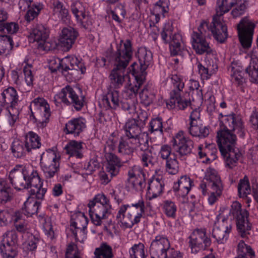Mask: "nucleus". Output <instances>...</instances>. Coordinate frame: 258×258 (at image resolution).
I'll return each mask as SVG.
<instances>
[{
	"mask_svg": "<svg viewBox=\"0 0 258 258\" xmlns=\"http://www.w3.org/2000/svg\"><path fill=\"white\" fill-rule=\"evenodd\" d=\"M9 177L15 188H30L29 192L32 199H43L46 189L42 187L43 182L36 170L18 164L10 171Z\"/></svg>",
	"mask_w": 258,
	"mask_h": 258,
	"instance_id": "obj_1",
	"label": "nucleus"
},
{
	"mask_svg": "<svg viewBox=\"0 0 258 258\" xmlns=\"http://www.w3.org/2000/svg\"><path fill=\"white\" fill-rule=\"evenodd\" d=\"M133 54V47L130 39L121 40L116 46V50L112 55L114 68L109 75L111 84L117 88H120L128 76L125 74V70L132 60Z\"/></svg>",
	"mask_w": 258,
	"mask_h": 258,
	"instance_id": "obj_2",
	"label": "nucleus"
},
{
	"mask_svg": "<svg viewBox=\"0 0 258 258\" xmlns=\"http://www.w3.org/2000/svg\"><path fill=\"white\" fill-rule=\"evenodd\" d=\"M217 138L219 150L226 165L232 168L242 156L241 151L236 147V133L223 128L217 132Z\"/></svg>",
	"mask_w": 258,
	"mask_h": 258,
	"instance_id": "obj_3",
	"label": "nucleus"
},
{
	"mask_svg": "<svg viewBox=\"0 0 258 258\" xmlns=\"http://www.w3.org/2000/svg\"><path fill=\"white\" fill-rule=\"evenodd\" d=\"M200 187L203 195L207 194V190L209 191L210 194L208 201L210 205H213L217 201L223 188L220 177L216 171L211 168L207 170Z\"/></svg>",
	"mask_w": 258,
	"mask_h": 258,
	"instance_id": "obj_4",
	"label": "nucleus"
},
{
	"mask_svg": "<svg viewBox=\"0 0 258 258\" xmlns=\"http://www.w3.org/2000/svg\"><path fill=\"white\" fill-rule=\"evenodd\" d=\"M151 258H182L179 251L170 248L168 238L163 235H157L152 241L150 247Z\"/></svg>",
	"mask_w": 258,
	"mask_h": 258,
	"instance_id": "obj_5",
	"label": "nucleus"
},
{
	"mask_svg": "<svg viewBox=\"0 0 258 258\" xmlns=\"http://www.w3.org/2000/svg\"><path fill=\"white\" fill-rule=\"evenodd\" d=\"M171 79L173 89L170 92L169 100L166 102L167 107L170 109L176 108L183 110L190 105V102L187 99H183L180 96V92L184 87L183 78L180 75L174 74L172 75Z\"/></svg>",
	"mask_w": 258,
	"mask_h": 258,
	"instance_id": "obj_6",
	"label": "nucleus"
},
{
	"mask_svg": "<svg viewBox=\"0 0 258 258\" xmlns=\"http://www.w3.org/2000/svg\"><path fill=\"white\" fill-rule=\"evenodd\" d=\"M20 102L19 97L16 89L9 87L5 89L0 96V102L2 105L6 106L9 112V121L11 125L16 122L18 115L16 107Z\"/></svg>",
	"mask_w": 258,
	"mask_h": 258,
	"instance_id": "obj_7",
	"label": "nucleus"
},
{
	"mask_svg": "<svg viewBox=\"0 0 258 258\" xmlns=\"http://www.w3.org/2000/svg\"><path fill=\"white\" fill-rule=\"evenodd\" d=\"M32 116L39 128L45 127L50 116L49 105L43 98H35L29 106Z\"/></svg>",
	"mask_w": 258,
	"mask_h": 258,
	"instance_id": "obj_8",
	"label": "nucleus"
},
{
	"mask_svg": "<svg viewBox=\"0 0 258 258\" xmlns=\"http://www.w3.org/2000/svg\"><path fill=\"white\" fill-rule=\"evenodd\" d=\"M140 63L134 62L131 66L130 72L132 75L140 76L141 80L145 79L146 70L151 65L153 61V55L151 51L146 47H141L138 49L136 54Z\"/></svg>",
	"mask_w": 258,
	"mask_h": 258,
	"instance_id": "obj_9",
	"label": "nucleus"
},
{
	"mask_svg": "<svg viewBox=\"0 0 258 258\" xmlns=\"http://www.w3.org/2000/svg\"><path fill=\"white\" fill-rule=\"evenodd\" d=\"M59 157L55 153H43L40 158V164L47 182L57 176L59 171Z\"/></svg>",
	"mask_w": 258,
	"mask_h": 258,
	"instance_id": "obj_10",
	"label": "nucleus"
},
{
	"mask_svg": "<svg viewBox=\"0 0 258 258\" xmlns=\"http://www.w3.org/2000/svg\"><path fill=\"white\" fill-rule=\"evenodd\" d=\"M136 81L134 85L131 84L128 89L122 94L123 98L120 101L121 108L129 114L135 113L136 107L134 105V100L138 92V90L143 84L145 79L141 80L140 76L133 75Z\"/></svg>",
	"mask_w": 258,
	"mask_h": 258,
	"instance_id": "obj_11",
	"label": "nucleus"
},
{
	"mask_svg": "<svg viewBox=\"0 0 258 258\" xmlns=\"http://www.w3.org/2000/svg\"><path fill=\"white\" fill-rule=\"evenodd\" d=\"M173 150L175 155L181 160H185L192 153L194 142L185 138L183 132H178L171 141Z\"/></svg>",
	"mask_w": 258,
	"mask_h": 258,
	"instance_id": "obj_12",
	"label": "nucleus"
},
{
	"mask_svg": "<svg viewBox=\"0 0 258 258\" xmlns=\"http://www.w3.org/2000/svg\"><path fill=\"white\" fill-rule=\"evenodd\" d=\"M56 101L59 99L64 104L72 105L77 110H80L84 106V96L79 95L70 86L67 85L54 97Z\"/></svg>",
	"mask_w": 258,
	"mask_h": 258,
	"instance_id": "obj_13",
	"label": "nucleus"
},
{
	"mask_svg": "<svg viewBox=\"0 0 258 258\" xmlns=\"http://www.w3.org/2000/svg\"><path fill=\"white\" fill-rule=\"evenodd\" d=\"M229 215L236 219V225L238 230L243 237L245 236L246 233L250 229V225L248 221V212L246 210H241V204L237 201H234L231 205Z\"/></svg>",
	"mask_w": 258,
	"mask_h": 258,
	"instance_id": "obj_14",
	"label": "nucleus"
},
{
	"mask_svg": "<svg viewBox=\"0 0 258 258\" xmlns=\"http://www.w3.org/2000/svg\"><path fill=\"white\" fill-rule=\"evenodd\" d=\"M188 238V246L193 254L206 249L211 244V239L207 236L205 229H195Z\"/></svg>",
	"mask_w": 258,
	"mask_h": 258,
	"instance_id": "obj_15",
	"label": "nucleus"
},
{
	"mask_svg": "<svg viewBox=\"0 0 258 258\" xmlns=\"http://www.w3.org/2000/svg\"><path fill=\"white\" fill-rule=\"evenodd\" d=\"M81 72V74H84L86 72V68L83 62L73 56L65 57L61 59V73L70 81L74 79V73Z\"/></svg>",
	"mask_w": 258,
	"mask_h": 258,
	"instance_id": "obj_16",
	"label": "nucleus"
},
{
	"mask_svg": "<svg viewBox=\"0 0 258 258\" xmlns=\"http://www.w3.org/2000/svg\"><path fill=\"white\" fill-rule=\"evenodd\" d=\"M147 115L146 112L140 113L137 119H129L124 125L125 135L127 138L136 141L142 135V128L146 124Z\"/></svg>",
	"mask_w": 258,
	"mask_h": 258,
	"instance_id": "obj_17",
	"label": "nucleus"
},
{
	"mask_svg": "<svg viewBox=\"0 0 258 258\" xmlns=\"http://www.w3.org/2000/svg\"><path fill=\"white\" fill-rule=\"evenodd\" d=\"M208 27V24L202 22L198 29V31H194L191 34L192 46L197 54L202 55L204 53L210 54L213 50L210 47L209 43L206 40L204 37V27Z\"/></svg>",
	"mask_w": 258,
	"mask_h": 258,
	"instance_id": "obj_18",
	"label": "nucleus"
},
{
	"mask_svg": "<svg viewBox=\"0 0 258 258\" xmlns=\"http://www.w3.org/2000/svg\"><path fill=\"white\" fill-rule=\"evenodd\" d=\"M254 27L253 23L246 18L241 20L238 25L239 38L243 47H250Z\"/></svg>",
	"mask_w": 258,
	"mask_h": 258,
	"instance_id": "obj_19",
	"label": "nucleus"
},
{
	"mask_svg": "<svg viewBox=\"0 0 258 258\" xmlns=\"http://www.w3.org/2000/svg\"><path fill=\"white\" fill-rule=\"evenodd\" d=\"M224 117L223 128L236 133L241 138L244 137L245 128L243 121L240 116L231 113L225 115Z\"/></svg>",
	"mask_w": 258,
	"mask_h": 258,
	"instance_id": "obj_20",
	"label": "nucleus"
},
{
	"mask_svg": "<svg viewBox=\"0 0 258 258\" xmlns=\"http://www.w3.org/2000/svg\"><path fill=\"white\" fill-rule=\"evenodd\" d=\"M231 228L232 224L231 222H228L225 218H223L221 221L215 223L212 230V236L216 239L217 243L224 244L228 239Z\"/></svg>",
	"mask_w": 258,
	"mask_h": 258,
	"instance_id": "obj_21",
	"label": "nucleus"
},
{
	"mask_svg": "<svg viewBox=\"0 0 258 258\" xmlns=\"http://www.w3.org/2000/svg\"><path fill=\"white\" fill-rule=\"evenodd\" d=\"M128 176L132 187L137 191H142L146 186V175L143 169L139 166L134 165L129 169Z\"/></svg>",
	"mask_w": 258,
	"mask_h": 258,
	"instance_id": "obj_22",
	"label": "nucleus"
},
{
	"mask_svg": "<svg viewBox=\"0 0 258 258\" xmlns=\"http://www.w3.org/2000/svg\"><path fill=\"white\" fill-rule=\"evenodd\" d=\"M49 35V30L46 26L37 24L33 26L31 28L29 38L31 41H37L39 43V47L45 49L44 44L46 42Z\"/></svg>",
	"mask_w": 258,
	"mask_h": 258,
	"instance_id": "obj_23",
	"label": "nucleus"
},
{
	"mask_svg": "<svg viewBox=\"0 0 258 258\" xmlns=\"http://www.w3.org/2000/svg\"><path fill=\"white\" fill-rule=\"evenodd\" d=\"M89 214L92 222L96 226H100L102 221L108 217L111 209V204L88 206Z\"/></svg>",
	"mask_w": 258,
	"mask_h": 258,
	"instance_id": "obj_24",
	"label": "nucleus"
},
{
	"mask_svg": "<svg viewBox=\"0 0 258 258\" xmlns=\"http://www.w3.org/2000/svg\"><path fill=\"white\" fill-rule=\"evenodd\" d=\"M207 27L211 31L214 38L218 42L223 43L228 37L227 28L224 22H221L219 18L214 17L213 21Z\"/></svg>",
	"mask_w": 258,
	"mask_h": 258,
	"instance_id": "obj_25",
	"label": "nucleus"
},
{
	"mask_svg": "<svg viewBox=\"0 0 258 258\" xmlns=\"http://www.w3.org/2000/svg\"><path fill=\"white\" fill-rule=\"evenodd\" d=\"M107 161L106 171L110 175L111 177L116 176L119 173L120 168L122 166L120 158L112 152L105 153Z\"/></svg>",
	"mask_w": 258,
	"mask_h": 258,
	"instance_id": "obj_26",
	"label": "nucleus"
},
{
	"mask_svg": "<svg viewBox=\"0 0 258 258\" xmlns=\"http://www.w3.org/2000/svg\"><path fill=\"white\" fill-rule=\"evenodd\" d=\"M79 35L78 32L71 27H65L61 30L60 42L66 50H70Z\"/></svg>",
	"mask_w": 258,
	"mask_h": 258,
	"instance_id": "obj_27",
	"label": "nucleus"
},
{
	"mask_svg": "<svg viewBox=\"0 0 258 258\" xmlns=\"http://www.w3.org/2000/svg\"><path fill=\"white\" fill-rule=\"evenodd\" d=\"M52 15L56 20H58L64 23H67L69 22L71 16L68 10L61 2L58 0H54L52 3Z\"/></svg>",
	"mask_w": 258,
	"mask_h": 258,
	"instance_id": "obj_28",
	"label": "nucleus"
},
{
	"mask_svg": "<svg viewBox=\"0 0 258 258\" xmlns=\"http://www.w3.org/2000/svg\"><path fill=\"white\" fill-rule=\"evenodd\" d=\"M122 100L119 95V91L115 89H110L103 97L102 101L106 109H116L121 107Z\"/></svg>",
	"mask_w": 258,
	"mask_h": 258,
	"instance_id": "obj_29",
	"label": "nucleus"
},
{
	"mask_svg": "<svg viewBox=\"0 0 258 258\" xmlns=\"http://www.w3.org/2000/svg\"><path fill=\"white\" fill-rule=\"evenodd\" d=\"M164 187L162 178L152 177L148 181L147 194L150 199H155L163 192Z\"/></svg>",
	"mask_w": 258,
	"mask_h": 258,
	"instance_id": "obj_30",
	"label": "nucleus"
},
{
	"mask_svg": "<svg viewBox=\"0 0 258 258\" xmlns=\"http://www.w3.org/2000/svg\"><path fill=\"white\" fill-rule=\"evenodd\" d=\"M192 184L193 182L188 176L183 175L174 182L172 188L179 196L184 197L188 194Z\"/></svg>",
	"mask_w": 258,
	"mask_h": 258,
	"instance_id": "obj_31",
	"label": "nucleus"
},
{
	"mask_svg": "<svg viewBox=\"0 0 258 258\" xmlns=\"http://www.w3.org/2000/svg\"><path fill=\"white\" fill-rule=\"evenodd\" d=\"M86 120L83 117L75 118L69 120L66 124L67 134H73L78 136L86 127Z\"/></svg>",
	"mask_w": 258,
	"mask_h": 258,
	"instance_id": "obj_32",
	"label": "nucleus"
},
{
	"mask_svg": "<svg viewBox=\"0 0 258 258\" xmlns=\"http://www.w3.org/2000/svg\"><path fill=\"white\" fill-rule=\"evenodd\" d=\"M14 195V190L10 183L5 180H0V203L5 204L10 202Z\"/></svg>",
	"mask_w": 258,
	"mask_h": 258,
	"instance_id": "obj_33",
	"label": "nucleus"
},
{
	"mask_svg": "<svg viewBox=\"0 0 258 258\" xmlns=\"http://www.w3.org/2000/svg\"><path fill=\"white\" fill-rule=\"evenodd\" d=\"M136 141L121 137L117 152L121 155H131L135 150Z\"/></svg>",
	"mask_w": 258,
	"mask_h": 258,
	"instance_id": "obj_34",
	"label": "nucleus"
},
{
	"mask_svg": "<svg viewBox=\"0 0 258 258\" xmlns=\"http://www.w3.org/2000/svg\"><path fill=\"white\" fill-rule=\"evenodd\" d=\"M83 143L72 140L65 146L64 150L66 153L70 156H74L81 159L83 157Z\"/></svg>",
	"mask_w": 258,
	"mask_h": 258,
	"instance_id": "obj_35",
	"label": "nucleus"
},
{
	"mask_svg": "<svg viewBox=\"0 0 258 258\" xmlns=\"http://www.w3.org/2000/svg\"><path fill=\"white\" fill-rule=\"evenodd\" d=\"M25 139L26 149L28 152L32 149H39L41 147L40 137L33 132H29L26 135Z\"/></svg>",
	"mask_w": 258,
	"mask_h": 258,
	"instance_id": "obj_36",
	"label": "nucleus"
},
{
	"mask_svg": "<svg viewBox=\"0 0 258 258\" xmlns=\"http://www.w3.org/2000/svg\"><path fill=\"white\" fill-rule=\"evenodd\" d=\"M41 203L34 199H28L24 204L23 211L24 215L27 217H31L37 213Z\"/></svg>",
	"mask_w": 258,
	"mask_h": 258,
	"instance_id": "obj_37",
	"label": "nucleus"
},
{
	"mask_svg": "<svg viewBox=\"0 0 258 258\" xmlns=\"http://www.w3.org/2000/svg\"><path fill=\"white\" fill-rule=\"evenodd\" d=\"M11 150L13 156L18 158L24 156L27 151L25 143L17 139L12 143Z\"/></svg>",
	"mask_w": 258,
	"mask_h": 258,
	"instance_id": "obj_38",
	"label": "nucleus"
},
{
	"mask_svg": "<svg viewBox=\"0 0 258 258\" xmlns=\"http://www.w3.org/2000/svg\"><path fill=\"white\" fill-rule=\"evenodd\" d=\"M238 256L235 258H255L254 252L251 247L240 241L237 246Z\"/></svg>",
	"mask_w": 258,
	"mask_h": 258,
	"instance_id": "obj_39",
	"label": "nucleus"
},
{
	"mask_svg": "<svg viewBox=\"0 0 258 258\" xmlns=\"http://www.w3.org/2000/svg\"><path fill=\"white\" fill-rule=\"evenodd\" d=\"M88 220L84 213L79 212L75 218L71 219V229L86 228Z\"/></svg>",
	"mask_w": 258,
	"mask_h": 258,
	"instance_id": "obj_40",
	"label": "nucleus"
},
{
	"mask_svg": "<svg viewBox=\"0 0 258 258\" xmlns=\"http://www.w3.org/2000/svg\"><path fill=\"white\" fill-rule=\"evenodd\" d=\"M94 254L96 258H112L111 247L106 243H102L100 246L95 249Z\"/></svg>",
	"mask_w": 258,
	"mask_h": 258,
	"instance_id": "obj_41",
	"label": "nucleus"
},
{
	"mask_svg": "<svg viewBox=\"0 0 258 258\" xmlns=\"http://www.w3.org/2000/svg\"><path fill=\"white\" fill-rule=\"evenodd\" d=\"M18 236L16 231H8L3 235L2 244L18 247Z\"/></svg>",
	"mask_w": 258,
	"mask_h": 258,
	"instance_id": "obj_42",
	"label": "nucleus"
},
{
	"mask_svg": "<svg viewBox=\"0 0 258 258\" xmlns=\"http://www.w3.org/2000/svg\"><path fill=\"white\" fill-rule=\"evenodd\" d=\"M231 71L232 72L231 75L232 82L237 86H242L245 82V79L243 76L244 72L241 70V68L239 67H235L232 63Z\"/></svg>",
	"mask_w": 258,
	"mask_h": 258,
	"instance_id": "obj_43",
	"label": "nucleus"
},
{
	"mask_svg": "<svg viewBox=\"0 0 258 258\" xmlns=\"http://www.w3.org/2000/svg\"><path fill=\"white\" fill-rule=\"evenodd\" d=\"M120 138L121 137H119L116 133H112L106 142L104 148L105 153L106 152H112L116 149L118 150V146L120 141Z\"/></svg>",
	"mask_w": 258,
	"mask_h": 258,
	"instance_id": "obj_44",
	"label": "nucleus"
},
{
	"mask_svg": "<svg viewBox=\"0 0 258 258\" xmlns=\"http://www.w3.org/2000/svg\"><path fill=\"white\" fill-rule=\"evenodd\" d=\"M163 212L168 218H175L177 206L171 200H165L162 204Z\"/></svg>",
	"mask_w": 258,
	"mask_h": 258,
	"instance_id": "obj_45",
	"label": "nucleus"
},
{
	"mask_svg": "<svg viewBox=\"0 0 258 258\" xmlns=\"http://www.w3.org/2000/svg\"><path fill=\"white\" fill-rule=\"evenodd\" d=\"M173 158L166 160L165 170L169 174L175 175L179 171V163L177 160V157L174 153H173Z\"/></svg>",
	"mask_w": 258,
	"mask_h": 258,
	"instance_id": "obj_46",
	"label": "nucleus"
},
{
	"mask_svg": "<svg viewBox=\"0 0 258 258\" xmlns=\"http://www.w3.org/2000/svg\"><path fill=\"white\" fill-rule=\"evenodd\" d=\"M138 147L139 149L143 152L151 151V148L149 145L148 134L146 133H143L142 135L137 138L135 143V149Z\"/></svg>",
	"mask_w": 258,
	"mask_h": 258,
	"instance_id": "obj_47",
	"label": "nucleus"
},
{
	"mask_svg": "<svg viewBox=\"0 0 258 258\" xmlns=\"http://www.w3.org/2000/svg\"><path fill=\"white\" fill-rule=\"evenodd\" d=\"M140 161L143 167H153L157 163V159L153 156L152 151L143 152L140 157Z\"/></svg>",
	"mask_w": 258,
	"mask_h": 258,
	"instance_id": "obj_48",
	"label": "nucleus"
},
{
	"mask_svg": "<svg viewBox=\"0 0 258 258\" xmlns=\"http://www.w3.org/2000/svg\"><path fill=\"white\" fill-rule=\"evenodd\" d=\"M17 247L0 244V252L3 258H15L18 255Z\"/></svg>",
	"mask_w": 258,
	"mask_h": 258,
	"instance_id": "obj_49",
	"label": "nucleus"
},
{
	"mask_svg": "<svg viewBox=\"0 0 258 258\" xmlns=\"http://www.w3.org/2000/svg\"><path fill=\"white\" fill-rule=\"evenodd\" d=\"M71 8L72 13L74 15L76 19L89 12L86 9V5L83 4L82 2L79 1L73 3L71 6Z\"/></svg>",
	"mask_w": 258,
	"mask_h": 258,
	"instance_id": "obj_50",
	"label": "nucleus"
},
{
	"mask_svg": "<svg viewBox=\"0 0 258 258\" xmlns=\"http://www.w3.org/2000/svg\"><path fill=\"white\" fill-rule=\"evenodd\" d=\"M251 189L248 178L245 176L240 179L238 184V192L241 198H245L250 193Z\"/></svg>",
	"mask_w": 258,
	"mask_h": 258,
	"instance_id": "obj_51",
	"label": "nucleus"
},
{
	"mask_svg": "<svg viewBox=\"0 0 258 258\" xmlns=\"http://www.w3.org/2000/svg\"><path fill=\"white\" fill-rule=\"evenodd\" d=\"M19 30V25L15 22H4L0 25V33L14 34Z\"/></svg>",
	"mask_w": 258,
	"mask_h": 258,
	"instance_id": "obj_52",
	"label": "nucleus"
},
{
	"mask_svg": "<svg viewBox=\"0 0 258 258\" xmlns=\"http://www.w3.org/2000/svg\"><path fill=\"white\" fill-rule=\"evenodd\" d=\"M174 32L171 22H168L164 25L161 32V37L164 43L168 44Z\"/></svg>",
	"mask_w": 258,
	"mask_h": 258,
	"instance_id": "obj_53",
	"label": "nucleus"
},
{
	"mask_svg": "<svg viewBox=\"0 0 258 258\" xmlns=\"http://www.w3.org/2000/svg\"><path fill=\"white\" fill-rule=\"evenodd\" d=\"M140 97L142 103L146 106L152 103L155 98V94L150 91L146 87L140 93Z\"/></svg>",
	"mask_w": 258,
	"mask_h": 258,
	"instance_id": "obj_54",
	"label": "nucleus"
},
{
	"mask_svg": "<svg viewBox=\"0 0 258 258\" xmlns=\"http://www.w3.org/2000/svg\"><path fill=\"white\" fill-rule=\"evenodd\" d=\"M144 245L142 243L135 244L130 249L131 258H145Z\"/></svg>",
	"mask_w": 258,
	"mask_h": 258,
	"instance_id": "obj_55",
	"label": "nucleus"
},
{
	"mask_svg": "<svg viewBox=\"0 0 258 258\" xmlns=\"http://www.w3.org/2000/svg\"><path fill=\"white\" fill-rule=\"evenodd\" d=\"M42 8V5L40 4L33 5L28 8L25 16V20L28 22L33 20L38 16Z\"/></svg>",
	"mask_w": 258,
	"mask_h": 258,
	"instance_id": "obj_56",
	"label": "nucleus"
},
{
	"mask_svg": "<svg viewBox=\"0 0 258 258\" xmlns=\"http://www.w3.org/2000/svg\"><path fill=\"white\" fill-rule=\"evenodd\" d=\"M13 45V41L10 36H0V55L6 53L7 50L12 49Z\"/></svg>",
	"mask_w": 258,
	"mask_h": 258,
	"instance_id": "obj_57",
	"label": "nucleus"
},
{
	"mask_svg": "<svg viewBox=\"0 0 258 258\" xmlns=\"http://www.w3.org/2000/svg\"><path fill=\"white\" fill-rule=\"evenodd\" d=\"M108 204H110L109 199L103 193H100L96 195L93 200L89 202L88 207Z\"/></svg>",
	"mask_w": 258,
	"mask_h": 258,
	"instance_id": "obj_58",
	"label": "nucleus"
},
{
	"mask_svg": "<svg viewBox=\"0 0 258 258\" xmlns=\"http://www.w3.org/2000/svg\"><path fill=\"white\" fill-rule=\"evenodd\" d=\"M13 220V212L8 209L0 211V226H6Z\"/></svg>",
	"mask_w": 258,
	"mask_h": 258,
	"instance_id": "obj_59",
	"label": "nucleus"
},
{
	"mask_svg": "<svg viewBox=\"0 0 258 258\" xmlns=\"http://www.w3.org/2000/svg\"><path fill=\"white\" fill-rule=\"evenodd\" d=\"M118 222L121 224V227L124 228H131L135 224H137L139 222H135V217L127 212L126 215L121 217V218L117 219Z\"/></svg>",
	"mask_w": 258,
	"mask_h": 258,
	"instance_id": "obj_60",
	"label": "nucleus"
},
{
	"mask_svg": "<svg viewBox=\"0 0 258 258\" xmlns=\"http://www.w3.org/2000/svg\"><path fill=\"white\" fill-rule=\"evenodd\" d=\"M77 21L81 27L86 30L91 29L93 22L89 12L77 19Z\"/></svg>",
	"mask_w": 258,
	"mask_h": 258,
	"instance_id": "obj_61",
	"label": "nucleus"
},
{
	"mask_svg": "<svg viewBox=\"0 0 258 258\" xmlns=\"http://www.w3.org/2000/svg\"><path fill=\"white\" fill-rule=\"evenodd\" d=\"M231 9L225 0L217 1L216 11L217 16H222L224 14L229 12Z\"/></svg>",
	"mask_w": 258,
	"mask_h": 258,
	"instance_id": "obj_62",
	"label": "nucleus"
},
{
	"mask_svg": "<svg viewBox=\"0 0 258 258\" xmlns=\"http://www.w3.org/2000/svg\"><path fill=\"white\" fill-rule=\"evenodd\" d=\"M65 255L66 258H81L77 246L73 242L68 245Z\"/></svg>",
	"mask_w": 258,
	"mask_h": 258,
	"instance_id": "obj_63",
	"label": "nucleus"
},
{
	"mask_svg": "<svg viewBox=\"0 0 258 258\" xmlns=\"http://www.w3.org/2000/svg\"><path fill=\"white\" fill-rule=\"evenodd\" d=\"M40 222L43 225L44 230L45 231L46 234L51 239H52L54 236V232L52 230V226L48 218H42Z\"/></svg>",
	"mask_w": 258,
	"mask_h": 258,
	"instance_id": "obj_64",
	"label": "nucleus"
}]
</instances>
